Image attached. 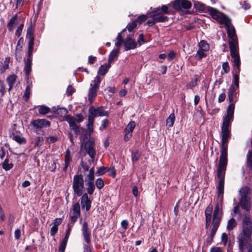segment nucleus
I'll use <instances>...</instances> for the list:
<instances>
[{
  "label": "nucleus",
  "instance_id": "nucleus-1",
  "mask_svg": "<svg viewBox=\"0 0 252 252\" xmlns=\"http://www.w3.org/2000/svg\"><path fill=\"white\" fill-rule=\"evenodd\" d=\"M251 189L247 186L242 187L239 190V205L245 210L243 214L242 230L237 239L239 252H252V220L249 212L252 209Z\"/></svg>",
  "mask_w": 252,
  "mask_h": 252
},
{
  "label": "nucleus",
  "instance_id": "nucleus-2",
  "mask_svg": "<svg viewBox=\"0 0 252 252\" xmlns=\"http://www.w3.org/2000/svg\"><path fill=\"white\" fill-rule=\"evenodd\" d=\"M234 106L230 104L227 110L226 115L223 117L221 126L220 155L217 173H224L227 165L228 142L231 137L230 126L233 120Z\"/></svg>",
  "mask_w": 252,
  "mask_h": 252
},
{
  "label": "nucleus",
  "instance_id": "nucleus-3",
  "mask_svg": "<svg viewBox=\"0 0 252 252\" xmlns=\"http://www.w3.org/2000/svg\"><path fill=\"white\" fill-rule=\"evenodd\" d=\"M206 10L209 12L213 19L223 24L227 27V33L229 38L236 36V32L233 27H230L231 20L224 14L219 12L216 8L211 6H207Z\"/></svg>",
  "mask_w": 252,
  "mask_h": 252
},
{
  "label": "nucleus",
  "instance_id": "nucleus-4",
  "mask_svg": "<svg viewBox=\"0 0 252 252\" xmlns=\"http://www.w3.org/2000/svg\"><path fill=\"white\" fill-rule=\"evenodd\" d=\"M217 177L219 179L218 185L217 187L218 191L217 202L215 208L213 217L221 218L222 214V205L223 199V191L224 185V173H217Z\"/></svg>",
  "mask_w": 252,
  "mask_h": 252
},
{
  "label": "nucleus",
  "instance_id": "nucleus-5",
  "mask_svg": "<svg viewBox=\"0 0 252 252\" xmlns=\"http://www.w3.org/2000/svg\"><path fill=\"white\" fill-rule=\"evenodd\" d=\"M34 41H28V51L26 54V60L24 61V71L28 77L32 71V56L33 52Z\"/></svg>",
  "mask_w": 252,
  "mask_h": 252
},
{
  "label": "nucleus",
  "instance_id": "nucleus-6",
  "mask_svg": "<svg viewBox=\"0 0 252 252\" xmlns=\"http://www.w3.org/2000/svg\"><path fill=\"white\" fill-rule=\"evenodd\" d=\"M72 189L74 194L76 196L80 197L83 194L85 189L84 180L81 174H76L74 176Z\"/></svg>",
  "mask_w": 252,
  "mask_h": 252
},
{
  "label": "nucleus",
  "instance_id": "nucleus-7",
  "mask_svg": "<svg viewBox=\"0 0 252 252\" xmlns=\"http://www.w3.org/2000/svg\"><path fill=\"white\" fill-rule=\"evenodd\" d=\"M82 234L84 239L87 245L83 246V252H92L91 248L89 245L91 242V231L89 228V225L87 221H85L82 226Z\"/></svg>",
  "mask_w": 252,
  "mask_h": 252
},
{
  "label": "nucleus",
  "instance_id": "nucleus-8",
  "mask_svg": "<svg viewBox=\"0 0 252 252\" xmlns=\"http://www.w3.org/2000/svg\"><path fill=\"white\" fill-rule=\"evenodd\" d=\"M83 142L84 143V149L86 153L91 158L90 163H93L94 160L96 155V151L94 149L95 143L94 138H89L88 139H85L84 137Z\"/></svg>",
  "mask_w": 252,
  "mask_h": 252
},
{
  "label": "nucleus",
  "instance_id": "nucleus-9",
  "mask_svg": "<svg viewBox=\"0 0 252 252\" xmlns=\"http://www.w3.org/2000/svg\"><path fill=\"white\" fill-rule=\"evenodd\" d=\"M31 125L33 127L34 129V131L37 134L43 135L45 131L42 128L49 127L51 125V123L50 121L44 119H35L31 121Z\"/></svg>",
  "mask_w": 252,
  "mask_h": 252
},
{
  "label": "nucleus",
  "instance_id": "nucleus-10",
  "mask_svg": "<svg viewBox=\"0 0 252 252\" xmlns=\"http://www.w3.org/2000/svg\"><path fill=\"white\" fill-rule=\"evenodd\" d=\"M148 17H151V19H149L147 21V24L151 27L156 23L164 22L167 21L169 18L164 15H162L160 13H155L153 11V13L149 15Z\"/></svg>",
  "mask_w": 252,
  "mask_h": 252
},
{
  "label": "nucleus",
  "instance_id": "nucleus-11",
  "mask_svg": "<svg viewBox=\"0 0 252 252\" xmlns=\"http://www.w3.org/2000/svg\"><path fill=\"white\" fill-rule=\"evenodd\" d=\"M89 115L93 117L94 119L96 116H106L108 117V112L105 111L102 107L95 108L94 106H91L89 109Z\"/></svg>",
  "mask_w": 252,
  "mask_h": 252
},
{
  "label": "nucleus",
  "instance_id": "nucleus-12",
  "mask_svg": "<svg viewBox=\"0 0 252 252\" xmlns=\"http://www.w3.org/2000/svg\"><path fill=\"white\" fill-rule=\"evenodd\" d=\"M173 7L175 10H181L184 9H189L192 4L188 0H175L173 2Z\"/></svg>",
  "mask_w": 252,
  "mask_h": 252
},
{
  "label": "nucleus",
  "instance_id": "nucleus-13",
  "mask_svg": "<svg viewBox=\"0 0 252 252\" xmlns=\"http://www.w3.org/2000/svg\"><path fill=\"white\" fill-rule=\"evenodd\" d=\"M80 200L82 209L89 211L91 207L92 200L89 198L88 193H83L81 196Z\"/></svg>",
  "mask_w": 252,
  "mask_h": 252
},
{
  "label": "nucleus",
  "instance_id": "nucleus-14",
  "mask_svg": "<svg viewBox=\"0 0 252 252\" xmlns=\"http://www.w3.org/2000/svg\"><path fill=\"white\" fill-rule=\"evenodd\" d=\"M65 121L69 124L70 129L74 131L76 135H78L80 132V128L76 124L75 118L70 115L66 116Z\"/></svg>",
  "mask_w": 252,
  "mask_h": 252
},
{
  "label": "nucleus",
  "instance_id": "nucleus-15",
  "mask_svg": "<svg viewBox=\"0 0 252 252\" xmlns=\"http://www.w3.org/2000/svg\"><path fill=\"white\" fill-rule=\"evenodd\" d=\"M23 44L24 39L23 37H20L18 41L15 51L16 60L19 62L22 59V52L23 50Z\"/></svg>",
  "mask_w": 252,
  "mask_h": 252
},
{
  "label": "nucleus",
  "instance_id": "nucleus-16",
  "mask_svg": "<svg viewBox=\"0 0 252 252\" xmlns=\"http://www.w3.org/2000/svg\"><path fill=\"white\" fill-rule=\"evenodd\" d=\"M124 45L125 51L135 49L137 46L135 41L129 36L125 38Z\"/></svg>",
  "mask_w": 252,
  "mask_h": 252
},
{
  "label": "nucleus",
  "instance_id": "nucleus-17",
  "mask_svg": "<svg viewBox=\"0 0 252 252\" xmlns=\"http://www.w3.org/2000/svg\"><path fill=\"white\" fill-rule=\"evenodd\" d=\"M94 119L93 117H92L90 115L88 116V123L87 125L88 131L84 135L85 139H88L89 138H92L91 134L94 131L93 125Z\"/></svg>",
  "mask_w": 252,
  "mask_h": 252
},
{
  "label": "nucleus",
  "instance_id": "nucleus-18",
  "mask_svg": "<svg viewBox=\"0 0 252 252\" xmlns=\"http://www.w3.org/2000/svg\"><path fill=\"white\" fill-rule=\"evenodd\" d=\"M53 113H54L61 117L64 116L65 119V116H67V114L68 113V111L66 108L59 107H54L53 108Z\"/></svg>",
  "mask_w": 252,
  "mask_h": 252
},
{
  "label": "nucleus",
  "instance_id": "nucleus-19",
  "mask_svg": "<svg viewBox=\"0 0 252 252\" xmlns=\"http://www.w3.org/2000/svg\"><path fill=\"white\" fill-rule=\"evenodd\" d=\"M18 14H16L13 17H12L9 21L7 24V28L8 30L10 32H11L13 30V29L15 26L18 23Z\"/></svg>",
  "mask_w": 252,
  "mask_h": 252
},
{
  "label": "nucleus",
  "instance_id": "nucleus-20",
  "mask_svg": "<svg viewBox=\"0 0 252 252\" xmlns=\"http://www.w3.org/2000/svg\"><path fill=\"white\" fill-rule=\"evenodd\" d=\"M26 38L28 39L29 41H34L33 27L32 23L27 28Z\"/></svg>",
  "mask_w": 252,
  "mask_h": 252
},
{
  "label": "nucleus",
  "instance_id": "nucleus-21",
  "mask_svg": "<svg viewBox=\"0 0 252 252\" xmlns=\"http://www.w3.org/2000/svg\"><path fill=\"white\" fill-rule=\"evenodd\" d=\"M155 13H160L162 15H164L165 14H170V10H168V7L167 5H162L160 8L158 7L155 8L153 11Z\"/></svg>",
  "mask_w": 252,
  "mask_h": 252
},
{
  "label": "nucleus",
  "instance_id": "nucleus-22",
  "mask_svg": "<svg viewBox=\"0 0 252 252\" xmlns=\"http://www.w3.org/2000/svg\"><path fill=\"white\" fill-rule=\"evenodd\" d=\"M213 210V206L210 204L206 208L205 211V216L206 221H211L212 219V213Z\"/></svg>",
  "mask_w": 252,
  "mask_h": 252
},
{
  "label": "nucleus",
  "instance_id": "nucleus-23",
  "mask_svg": "<svg viewBox=\"0 0 252 252\" xmlns=\"http://www.w3.org/2000/svg\"><path fill=\"white\" fill-rule=\"evenodd\" d=\"M86 190L88 195H92L95 190V185L94 182H86Z\"/></svg>",
  "mask_w": 252,
  "mask_h": 252
},
{
  "label": "nucleus",
  "instance_id": "nucleus-24",
  "mask_svg": "<svg viewBox=\"0 0 252 252\" xmlns=\"http://www.w3.org/2000/svg\"><path fill=\"white\" fill-rule=\"evenodd\" d=\"M110 67L111 64L109 63L101 65L98 69V74L101 75H105Z\"/></svg>",
  "mask_w": 252,
  "mask_h": 252
},
{
  "label": "nucleus",
  "instance_id": "nucleus-25",
  "mask_svg": "<svg viewBox=\"0 0 252 252\" xmlns=\"http://www.w3.org/2000/svg\"><path fill=\"white\" fill-rule=\"evenodd\" d=\"M119 53V50L115 49L112 50L109 55L108 63H111L114 62L118 57Z\"/></svg>",
  "mask_w": 252,
  "mask_h": 252
},
{
  "label": "nucleus",
  "instance_id": "nucleus-26",
  "mask_svg": "<svg viewBox=\"0 0 252 252\" xmlns=\"http://www.w3.org/2000/svg\"><path fill=\"white\" fill-rule=\"evenodd\" d=\"M97 90L98 89H96L92 87L90 88L88 94V99L91 103L93 102L95 97L96 96Z\"/></svg>",
  "mask_w": 252,
  "mask_h": 252
},
{
  "label": "nucleus",
  "instance_id": "nucleus-27",
  "mask_svg": "<svg viewBox=\"0 0 252 252\" xmlns=\"http://www.w3.org/2000/svg\"><path fill=\"white\" fill-rule=\"evenodd\" d=\"M2 168L5 171H8L12 169L13 167L12 163H9L8 156H7L6 158L4 159L2 163Z\"/></svg>",
  "mask_w": 252,
  "mask_h": 252
},
{
  "label": "nucleus",
  "instance_id": "nucleus-28",
  "mask_svg": "<svg viewBox=\"0 0 252 252\" xmlns=\"http://www.w3.org/2000/svg\"><path fill=\"white\" fill-rule=\"evenodd\" d=\"M236 226L237 221L233 218H232L227 222L226 229L228 231H230L233 230Z\"/></svg>",
  "mask_w": 252,
  "mask_h": 252
},
{
  "label": "nucleus",
  "instance_id": "nucleus-29",
  "mask_svg": "<svg viewBox=\"0 0 252 252\" xmlns=\"http://www.w3.org/2000/svg\"><path fill=\"white\" fill-rule=\"evenodd\" d=\"M237 89L232 86H230L228 90V96L229 100L230 102H233L234 94H236V91Z\"/></svg>",
  "mask_w": 252,
  "mask_h": 252
},
{
  "label": "nucleus",
  "instance_id": "nucleus-30",
  "mask_svg": "<svg viewBox=\"0 0 252 252\" xmlns=\"http://www.w3.org/2000/svg\"><path fill=\"white\" fill-rule=\"evenodd\" d=\"M175 119V117L174 114V113H172L169 116V117L166 119V126L169 127L173 126L174 123Z\"/></svg>",
  "mask_w": 252,
  "mask_h": 252
},
{
  "label": "nucleus",
  "instance_id": "nucleus-31",
  "mask_svg": "<svg viewBox=\"0 0 252 252\" xmlns=\"http://www.w3.org/2000/svg\"><path fill=\"white\" fill-rule=\"evenodd\" d=\"M72 215L80 216V206L78 202L75 203L73 205Z\"/></svg>",
  "mask_w": 252,
  "mask_h": 252
},
{
  "label": "nucleus",
  "instance_id": "nucleus-32",
  "mask_svg": "<svg viewBox=\"0 0 252 252\" xmlns=\"http://www.w3.org/2000/svg\"><path fill=\"white\" fill-rule=\"evenodd\" d=\"M50 112V109L45 106L41 105L38 106V112L40 115H45Z\"/></svg>",
  "mask_w": 252,
  "mask_h": 252
},
{
  "label": "nucleus",
  "instance_id": "nucleus-33",
  "mask_svg": "<svg viewBox=\"0 0 252 252\" xmlns=\"http://www.w3.org/2000/svg\"><path fill=\"white\" fill-rule=\"evenodd\" d=\"M199 49L207 51L209 49V45L206 40H202L198 44Z\"/></svg>",
  "mask_w": 252,
  "mask_h": 252
},
{
  "label": "nucleus",
  "instance_id": "nucleus-34",
  "mask_svg": "<svg viewBox=\"0 0 252 252\" xmlns=\"http://www.w3.org/2000/svg\"><path fill=\"white\" fill-rule=\"evenodd\" d=\"M110 170V168L108 167L101 166L98 168L96 174L98 176H101Z\"/></svg>",
  "mask_w": 252,
  "mask_h": 252
},
{
  "label": "nucleus",
  "instance_id": "nucleus-35",
  "mask_svg": "<svg viewBox=\"0 0 252 252\" xmlns=\"http://www.w3.org/2000/svg\"><path fill=\"white\" fill-rule=\"evenodd\" d=\"M247 166L251 170L252 169V150H249L247 155Z\"/></svg>",
  "mask_w": 252,
  "mask_h": 252
},
{
  "label": "nucleus",
  "instance_id": "nucleus-36",
  "mask_svg": "<svg viewBox=\"0 0 252 252\" xmlns=\"http://www.w3.org/2000/svg\"><path fill=\"white\" fill-rule=\"evenodd\" d=\"M10 62V58L6 57L4 61V65L0 68V72L3 73L5 71L9 68V63Z\"/></svg>",
  "mask_w": 252,
  "mask_h": 252
},
{
  "label": "nucleus",
  "instance_id": "nucleus-37",
  "mask_svg": "<svg viewBox=\"0 0 252 252\" xmlns=\"http://www.w3.org/2000/svg\"><path fill=\"white\" fill-rule=\"evenodd\" d=\"M135 126L136 124L134 121H130L125 128V131L132 133Z\"/></svg>",
  "mask_w": 252,
  "mask_h": 252
},
{
  "label": "nucleus",
  "instance_id": "nucleus-38",
  "mask_svg": "<svg viewBox=\"0 0 252 252\" xmlns=\"http://www.w3.org/2000/svg\"><path fill=\"white\" fill-rule=\"evenodd\" d=\"M123 36L121 33H118L116 38L117 42H115V46L117 47H120L122 44L124 43L125 40L123 39Z\"/></svg>",
  "mask_w": 252,
  "mask_h": 252
},
{
  "label": "nucleus",
  "instance_id": "nucleus-39",
  "mask_svg": "<svg viewBox=\"0 0 252 252\" xmlns=\"http://www.w3.org/2000/svg\"><path fill=\"white\" fill-rule=\"evenodd\" d=\"M13 140L18 143L19 144H26V139L23 137H21L19 135H15L13 137Z\"/></svg>",
  "mask_w": 252,
  "mask_h": 252
},
{
  "label": "nucleus",
  "instance_id": "nucleus-40",
  "mask_svg": "<svg viewBox=\"0 0 252 252\" xmlns=\"http://www.w3.org/2000/svg\"><path fill=\"white\" fill-rule=\"evenodd\" d=\"M229 48L230 51L231 56L239 54L237 52V44H234L233 43H230Z\"/></svg>",
  "mask_w": 252,
  "mask_h": 252
},
{
  "label": "nucleus",
  "instance_id": "nucleus-41",
  "mask_svg": "<svg viewBox=\"0 0 252 252\" xmlns=\"http://www.w3.org/2000/svg\"><path fill=\"white\" fill-rule=\"evenodd\" d=\"M205 51H203L200 49L197 51V53L195 55V57L198 60H201L202 58H205L207 56L206 53H205Z\"/></svg>",
  "mask_w": 252,
  "mask_h": 252
},
{
  "label": "nucleus",
  "instance_id": "nucleus-42",
  "mask_svg": "<svg viewBox=\"0 0 252 252\" xmlns=\"http://www.w3.org/2000/svg\"><path fill=\"white\" fill-rule=\"evenodd\" d=\"M80 217V216L77 215H71L69 217V222H68L67 225L73 227L75 222L77 221V219Z\"/></svg>",
  "mask_w": 252,
  "mask_h": 252
},
{
  "label": "nucleus",
  "instance_id": "nucleus-43",
  "mask_svg": "<svg viewBox=\"0 0 252 252\" xmlns=\"http://www.w3.org/2000/svg\"><path fill=\"white\" fill-rule=\"evenodd\" d=\"M31 90V86L30 85H28L26 87V90L23 95V97L26 101L28 100L30 97Z\"/></svg>",
  "mask_w": 252,
  "mask_h": 252
},
{
  "label": "nucleus",
  "instance_id": "nucleus-44",
  "mask_svg": "<svg viewBox=\"0 0 252 252\" xmlns=\"http://www.w3.org/2000/svg\"><path fill=\"white\" fill-rule=\"evenodd\" d=\"M234 59V65L236 67H240V59L239 54L231 56Z\"/></svg>",
  "mask_w": 252,
  "mask_h": 252
},
{
  "label": "nucleus",
  "instance_id": "nucleus-45",
  "mask_svg": "<svg viewBox=\"0 0 252 252\" xmlns=\"http://www.w3.org/2000/svg\"><path fill=\"white\" fill-rule=\"evenodd\" d=\"M100 81H101V80H100V77L98 76H96L95 77L94 80L93 81V84H91V85L93 88H94L96 89H98L99 85V83H100Z\"/></svg>",
  "mask_w": 252,
  "mask_h": 252
},
{
  "label": "nucleus",
  "instance_id": "nucleus-46",
  "mask_svg": "<svg viewBox=\"0 0 252 252\" xmlns=\"http://www.w3.org/2000/svg\"><path fill=\"white\" fill-rule=\"evenodd\" d=\"M96 186L97 189H102L104 186L103 180L101 178H99L95 181Z\"/></svg>",
  "mask_w": 252,
  "mask_h": 252
},
{
  "label": "nucleus",
  "instance_id": "nucleus-47",
  "mask_svg": "<svg viewBox=\"0 0 252 252\" xmlns=\"http://www.w3.org/2000/svg\"><path fill=\"white\" fill-rule=\"evenodd\" d=\"M16 79V76L15 75H10L7 77L6 80L8 82V86H13Z\"/></svg>",
  "mask_w": 252,
  "mask_h": 252
},
{
  "label": "nucleus",
  "instance_id": "nucleus-48",
  "mask_svg": "<svg viewBox=\"0 0 252 252\" xmlns=\"http://www.w3.org/2000/svg\"><path fill=\"white\" fill-rule=\"evenodd\" d=\"M137 23L136 21H133L129 22L127 25V29L129 32H131L133 29L136 27Z\"/></svg>",
  "mask_w": 252,
  "mask_h": 252
},
{
  "label": "nucleus",
  "instance_id": "nucleus-49",
  "mask_svg": "<svg viewBox=\"0 0 252 252\" xmlns=\"http://www.w3.org/2000/svg\"><path fill=\"white\" fill-rule=\"evenodd\" d=\"M43 138L40 136L36 137L35 139L34 146L39 147L42 145L43 143Z\"/></svg>",
  "mask_w": 252,
  "mask_h": 252
},
{
  "label": "nucleus",
  "instance_id": "nucleus-50",
  "mask_svg": "<svg viewBox=\"0 0 252 252\" xmlns=\"http://www.w3.org/2000/svg\"><path fill=\"white\" fill-rule=\"evenodd\" d=\"M198 76L195 75L194 76V78L188 84L190 87H194L197 85Z\"/></svg>",
  "mask_w": 252,
  "mask_h": 252
},
{
  "label": "nucleus",
  "instance_id": "nucleus-51",
  "mask_svg": "<svg viewBox=\"0 0 252 252\" xmlns=\"http://www.w3.org/2000/svg\"><path fill=\"white\" fill-rule=\"evenodd\" d=\"M148 16L147 15H139L136 20V23L138 22L139 24H141L142 22L145 21L146 19L148 18Z\"/></svg>",
  "mask_w": 252,
  "mask_h": 252
},
{
  "label": "nucleus",
  "instance_id": "nucleus-52",
  "mask_svg": "<svg viewBox=\"0 0 252 252\" xmlns=\"http://www.w3.org/2000/svg\"><path fill=\"white\" fill-rule=\"evenodd\" d=\"M140 157L138 151L132 153L131 159L133 162L137 161Z\"/></svg>",
  "mask_w": 252,
  "mask_h": 252
},
{
  "label": "nucleus",
  "instance_id": "nucleus-53",
  "mask_svg": "<svg viewBox=\"0 0 252 252\" xmlns=\"http://www.w3.org/2000/svg\"><path fill=\"white\" fill-rule=\"evenodd\" d=\"M195 7L200 11H204L205 9L206 6L204 4L200 2H198L194 4Z\"/></svg>",
  "mask_w": 252,
  "mask_h": 252
},
{
  "label": "nucleus",
  "instance_id": "nucleus-54",
  "mask_svg": "<svg viewBox=\"0 0 252 252\" xmlns=\"http://www.w3.org/2000/svg\"><path fill=\"white\" fill-rule=\"evenodd\" d=\"M24 26V25L23 23L19 25V26L18 27L17 29L16 30V32H15V35L16 36H17L18 37H19L21 35Z\"/></svg>",
  "mask_w": 252,
  "mask_h": 252
},
{
  "label": "nucleus",
  "instance_id": "nucleus-55",
  "mask_svg": "<svg viewBox=\"0 0 252 252\" xmlns=\"http://www.w3.org/2000/svg\"><path fill=\"white\" fill-rule=\"evenodd\" d=\"M75 92V89L72 87V86L69 85L67 89L66 93L68 96H71L73 93Z\"/></svg>",
  "mask_w": 252,
  "mask_h": 252
},
{
  "label": "nucleus",
  "instance_id": "nucleus-56",
  "mask_svg": "<svg viewBox=\"0 0 252 252\" xmlns=\"http://www.w3.org/2000/svg\"><path fill=\"white\" fill-rule=\"evenodd\" d=\"M94 175L88 173L85 177V181L87 182H94Z\"/></svg>",
  "mask_w": 252,
  "mask_h": 252
},
{
  "label": "nucleus",
  "instance_id": "nucleus-57",
  "mask_svg": "<svg viewBox=\"0 0 252 252\" xmlns=\"http://www.w3.org/2000/svg\"><path fill=\"white\" fill-rule=\"evenodd\" d=\"M239 76L237 74H234L233 75V82L234 85L236 86V88H239Z\"/></svg>",
  "mask_w": 252,
  "mask_h": 252
},
{
  "label": "nucleus",
  "instance_id": "nucleus-58",
  "mask_svg": "<svg viewBox=\"0 0 252 252\" xmlns=\"http://www.w3.org/2000/svg\"><path fill=\"white\" fill-rule=\"evenodd\" d=\"M109 122L107 119H104L102 122L101 126L100 127V129L102 130L103 129L106 128L108 127Z\"/></svg>",
  "mask_w": 252,
  "mask_h": 252
},
{
  "label": "nucleus",
  "instance_id": "nucleus-59",
  "mask_svg": "<svg viewBox=\"0 0 252 252\" xmlns=\"http://www.w3.org/2000/svg\"><path fill=\"white\" fill-rule=\"evenodd\" d=\"M222 69L224 70L225 73H228L230 71V67L227 62H224L223 63L222 65Z\"/></svg>",
  "mask_w": 252,
  "mask_h": 252
},
{
  "label": "nucleus",
  "instance_id": "nucleus-60",
  "mask_svg": "<svg viewBox=\"0 0 252 252\" xmlns=\"http://www.w3.org/2000/svg\"><path fill=\"white\" fill-rule=\"evenodd\" d=\"M121 225L123 229L125 231L128 228V221L127 220H124L121 221Z\"/></svg>",
  "mask_w": 252,
  "mask_h": 252
},
{
  "label": "nucleus",
  "instance_id": "nucleus-61",
  "mask_svg": "<svg viewBox=\"0 0 252 252\" xmlns=\"http://www.w3.org/2000/svg\"><path fill=\"white\" fill-rule=\"evenodd\" d=\"M64 161L68 162H70L71 161V154L68 149L65 151Z\"/></svg>",
  "mask_w": 252,
  "mask_h": 252
},
{
  "label": "nucleus",
  "instance_id": "nucleus-62",
  "mask_svg": "<svg viewBox=\"0 0 252 252\" xmlns=\"http://www.w3.org/2000/svg\"><path fill=\"white\" fill-rule=\"evenodd\" d=\"M62 221H63L62 218H56L54 220V221L53 222V225L58 227V226L60 225L62 223Z\"/></svg>",
  "mask_w": 252,
  "mask_h": 252
},
{
  "label": "nucleus",
  "instance_id": "nucleus-63",
  "mask_svg": "<svg viewBox=\"0 0 252 252\" xmlns=\"http://www.w3.org/2000/svg\"><path fill=\"white\" fill-rule=\"evenodd\" d=\"M58 231V227L56 226L55 225H53V226L51 228L50 235L52 236H54L57 233Z\"/></svg>",
  "mask_w": 252,
  "mask_h": 252
},
{
  "label": "nucleus",
  "instance_id": "nucleus-64",
  "mask_svg": "<svg viewBox=\"0 0 252 252\" xmlns=\"http://www.w3.org/2000/svg\"><path fill=\"white\" fill-rule=\"evenodd\" d=\"M176 56L175 53L173 51H170L167 55V59L169 61H172Z\"/></svg>",
  "mask_w": 252,
  "mask_h": 252
}]
</instances>
